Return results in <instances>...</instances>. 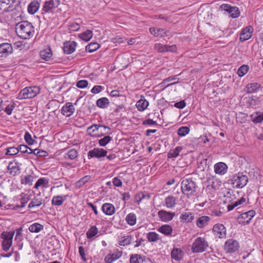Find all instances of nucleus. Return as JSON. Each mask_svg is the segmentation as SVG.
<instances>
[{"label": "nucleus", "mask_w": 263, "mask_h": 263, "mask_svg": "<svg viewBox=\"0 0 263 263\" xmlns=\"http://www.w3.org/2000/svg\"><path fill=\"white\" fill-rule=\"evenodd\" d=\"M15 31L20 38L29 39L34 33V28L33 25L28 21H22L16 24Z\"/></svg>", "instance_id": "f257e3e1"}, {"label": "nucleus", "mask_w": 263, "mask_h": 263, "mask_svg": "<svg viewBox=\"0 0 263 263\" xmlns=\"http://www.w3.org/2000/svg\"><path fill=\"white\" fill-rule=\"evenodd\" d=\"M209 247V243L204 237H198L192 243V251L193 253H199L206 251Z\"/></svg>", "instance_id": "f03ea898"}, {"label": "nucleus", "mask_w": 263, "mask_h": 263, "mask_svg": "<svg viewBox=\"0 0 263 263\" xmlns=\"http://www.w3.org/2000/svg\"><path fill=\"white\" fill-rule=\"evenodd\" d=\"M181 188L182 193L190 197L196 192V185L191 179L186 178L182 180Z\"/></svg>", "instance_id": "7ed1b4c3"}, {"label": "nucleus", "mask_w": 263, "mask_h": 263, "mask_svg": "<svg viewBox=\"0 0 263 263\" xmlns=\"http://www.w3.org/2000/svg\"><path fill=\"white\" fill-rule=\"evenodd\" d=\"M40 88L38 86L27 87L22 89L18 94L20 100L32 98L40 93Z\"/></svg>", "instance_id": "20e7f679"}, {"label": "nucleus", "mask_w": 263, "mask_h": 263, "mask_svg": "<svg viewBox=\"0 0 263 263\" xmlns=\"http://www.w3.org/2000/svg\"><path fill=\"white\" fill-rule=\"evenodd\" d=\"M110 128L105 125H101V124H93L88 127L87 129V132L92 136H97L98 134H96V132H99L102 135L108 134Z\"/></svg>", "instance_id": "39448f33"}, {"label": "nucleus", "mask_w": 263, "mask_h": 263, "mask_svg": "<svg viewBox=\"0 0 263 263\" xmlns=\"http://www.w3.org/2000/svg\"><path fill=\"white\" fill-rule=\"evenodd\" d=\"M60 2L59 0H48L46 1L42 7V14L52 13L53 11L59 6Z\"/></svg>", "instance_id": "423d86ee"}, {"label": "nucleus", "mask_w": 263, "mask_h": 263, "mask_svg": "<svg viewBox=\"0 0 263 263\" xmlns=\"http://www.w3.org/2000/svg\"><path fill=\"white\" fill-rule=\"evenodd\" d=\"M248 181V177L242 173H238L233 177V184L236 188H242Z\"/></svg>", "instance_id": "0eeeda50"}, {"label": "nucleus", "mask_w": 263, "mask_h": 263, "mask_svg": "<svg viewBox=\"0 0 263 263\" xmlns=\"http://www.w3.org/2000/svg\"><path fill=\"white\" fill-rule=\"evenodd\" d=\"M14 232H3L2 237L3 239L2 242L3 249L5 251L9 250L12 246Z\"/></svg>", "instance_id": "6e6552de"}, {"label": "nucleus", "mask_w": 263, "mask_h": 263, "mask_svg": "<svg viewBox=\"0 0 263 263\" xmlns=\"http://www.w3.org/2000/svg\"><path fill=\"white\" fill-rule=\"evenodd\" d=\"M255 211L250 210L242 213L238 218L239 222L242 224H248L255 215Z\"/></svg>", "instance_id": "1a4fd4ad"}, {"label": "nucleus", "mask_w": 263, "mask_h": 263, "mask_svg": "<svg viewBox=\"0 0 263 263\" xmlns=\"http://www.w3.org/2000/svg\"><path fill=\"white\" fill-rule=\"evenodd\" d=\"M222 10L228 12L233 18L238 17L240 15L239 9L236 7H232L227 4H224L220 6Z\"/></svg>", "instance_id": "9d476101"}, {"label": "nucleus", "mask_w": 263, "mask_h": 263, "mask_svg": "<svg viewBox=\"0 0 263 263\" xmlns=\"http://www.w3.org/2000/svg\"><path fill=\"white\" fill-rule=\"evenodd\" d=\"M239 246L238 242L233 239L228 240L224 244V250L228 253H233L237 251Z\"/></svg>", "instance_id": "9b49d317"}, {"label": "nucleus", "mask_w": 263, "mask_h": 263, "mask_svg": "<svg viewBox=\"0 0 263 263\" xmlns=\"http://www.w3.org/2000/svg\"><path fill=\"white\" fill-rule=\"evenodd\" d=\"M154 48L156 50L159 52H175L177 51V47L176 45H165L160 43H157L155 45Z\"/></svg>", "instance_id": "f8f14e48"}, {"label": "nucleus", "mask_w": 263, "mask_h": 263, "mask_svg": "<svg viewBox=\"0 0 263 263\" xmlns=\"http://www.w3.org/2000/svg\"><path fill=\"white\" fill-rule=\"evenodd\" d=\"M107 153V151L103 148H95L88 152V159L93 157L99 158L105 156Z\"/></svg>", "instance_id": "ddd939ff"}, {"label": "nucleus", "mask_w": 263, "mask_h": 263, "mask_svg": "<svg viewBox=\"0 0 263 263\" xmlns=\"http://www.w3.org/2000/svg\"><path fill=\"white\" fill-rule=\"evenodd\" d=\"M13 48L11 44L4 43L0 44V57H7L12 53Z\"/></svg>", "instance_id": "4468645a"}, {"label": "nucleus", "mask_w": 263, "mask_h": 263, "mask_svg": "<svg viewBox=\"0 0 263 263\" xmlns=\"http://www.w3.org/2000/svg\"><path fill=\"white\" fill-rule=\"evenodd\" d=\"M213 230L214 234L219 238L225 237L226 236V229L222 224L218 223L215 224Z\"/></svg>", "instance_id": "2eb2a0df"}, {"label": "nucleus", "mask_w": 263, "mask_h": 263, "mask_svg": "<svg viewBox=\"0 0 263 263\" xmlns=\"http://www.w3.org/2000/svg\"><path fill=\"white\" fill-rule=\"evenodd\" d=\"M75 107L71 102L66 103L61 109V114L67 117H70L75 111Z\"/></svg>", "instance_id": "dca6fc26"}, {"label": "nucleus", "mask_w": 263, "mask_h": 263, "mask_svg": "<svg viewBox=\"0 0 263 263\" xmlns=\"http://www.w3.org/2000/svg\"><path fill=\"white\" fill-rule=\"evenodd\" d=\"M157 214L159 219L163 222H168L172 220L175 215L174 212H167L164 210L158 211Z\"/></svg>", "instance_id": "f3484780"}, {"label": "nucleus", "mask_w": 263, "mask_h": 263, "mask_svg": "<svg viewBox=\"0 0 263 263\" xmlns=\"http://www.w3.org/2000/svg\"><path fill=\"white\" fill-rule=\"evenodd\" d=\"M253 30V28L250 26L244 28L240 33V40L243 42L250 39L252 35Z\"/></svg>", "instance_id": "a211bd4d"}, {"label": "nucleus", "mask_w": 263, "mask_h": 263, "mask_svg": "<svg viewBox=\"0 0 263 263\" xmlns=\"http://www.w3.org/2000/svg\"><path fill=\"white\" fill-rule=\"evenodd\" d=\"M149 31L151 34L156 37H164L170 35V32L168 30H165L162 28H150Z\"/></svg>", "instance_id": "6ab92c4d"}, {"label": "nucleus", "mask_w": 263, "mask_h": 263, "mask_svg": "<svg viewBox=\"0 0 263 263\" xmlns=\"http://www.w3.org/2000/svg\"><path fill=\"white\" fill-rule=\"evenodd\" d=\"M14 0H0V10L4 12H8L12 10V5Z\"/></svg>", "instance_id": "aec40b11"}, {"label": "nucleus", "mask_w": 263, "mask_h": 263, "mask_svg": "<svg viewBox=\"0 0 263 263\" xmlns=\"http://www.w3.org/2000/svg\"><path fill=\"white\" fill-rule=\"evenodd\" d=\"M211 218L208 216H202L199 217L196 220V226L199 228H203L206 227Z\"/></svg>", "instance_id": "412c9836"}, {"label": "nucleus", "mask_w": 263, "mask_h": 263, "mask_svg": "<svg viewBox=\"0 0 263 263\" xmlns=\"http://www.w3.org/2000/svg\"><path fill=\"white\" fill-rule=\"evenodd\" d=\"M102 210L105 214L111 216L115 213V208L111 203H105L102 205Z\"/></svg>", "instance_id": "4be33fe9"}, {"label": "nucleus", "mask_w": 263, "mask_h": 263, "mask_svg": "<svg viewBox=\"0 0 263 263\" xmlns=\"http://www.w3.org/2000/svg\"><path fill=\"white\" fill-rule=\"evenodd\" d=\"M227 165L223 162H218L214 165V171L216 174L224 175L227 171Z\"/></svg>", "instance_id": "5701e85b"}, {"label": "nucleus", "mask_w": 263, "mask_h": 263, "mask_svg": "<svg viewBox=\"0 0 263 263\" xmlns=\"http://www.w3.org/2000/svg\"><path fill=\"white\" fill-rule=\"evenodd\" d=\"M184 253L182 250L180 248H175L171 252V257L172 259L179 261L182 259Z\"/></svg>", "instance_id": "b1692460"}, {"label": "nucleus", "mask_w": 263, "mask_h": 263, "mask_svg": "<svg viewBox=\"0 0 263 263\" xmlns=\"http://www.w3.org/2000/svg\"><path fill=\"white\" fill-rule=\"evenodd\" d=\"M40 7V4L37 1H32L28 6V12L31 14H35Z\"/></svg>", "instance_id": "393cba45"}, {"label": "nucleus", "mask_w": 263, "mask_h": 263, "mask_svg": "<svg viewBox=\"0 0 263 263\" xmlns=\"http://www.w3.org/2000/svg\"><path fill=\"white\" fill-rule=\"evenodd\" d=\"M77 43L74 41L69 42L64 44L63 50L65 53L70 54L74 51Z\"/></svg>", "instance_id": "a878e982"}, {"label": "nucleus", "mask_w": 263, "mask_h": 263, "mask_svg": "<svg viewBox=\"0 0 263 263\" xmlns=\"http://www.w3.org/2000/svg\"><path fill=\"white\" fill-rule=\"evenodd\" d=\"M148 104V102L144 97H141V99L137 101L136 106L139 111H142L147 107Z\"/></svg>", "instance_id": "bb28decb"}, {"label": "nucleus", "mask_w": 263, "mask_h": 263, "mask_svg": "<svg viewBox=\"0 0 263 263\" xmlns=\"http://www.w3.org/2000/svg\"><path fill=\"white\" fill-rule=\"evenodd\" d=\"M180 219L181 221L186 223L191 222L194 219V216L193 213L189 211L182 212L180 216Z\"/></svg>", "instance_id": "cd10ccee"}, {"label": "nucleus", "mask_w": 263, "mask_h": 263, "mask_svg": "<svg viewBox=\"0 0 263 263\" xmlns=\"http://www.w3.org/2000/svg\"><path fill=\"white\" fill-rule=\"evenodd\" d=\"M44 202V200L40 197V194H37L28 205V208L31 209L35 206L41 205Z\"/></svg>", "instance_id": "c85d7f7f"}, {"label": "nucleus", "mask_w": 263, "mask_h": 263, "mask_svg": "<svg viewBox=\"0 0 263 263\" xmlns=\"http://www.w3.org/2000/svg\"><path fill=\"white\" fill-rule=\"evenodd\" d=\"M177 198L173 196H167L164 200L165 205L167 208L173 209L176 205Z\"/></svg>", "instance_id": "c756f323"}, {"label": "nucleus", "mask_w": 263, "mask_h": 263, "mask_svg": "<svg viewBox=\"0 0 263 263\" xmlns=\"http://www.w3.org/2000/svg\"><path fill=\"white\" fill-rule=\"evenodd\" d=\"M132 240L133 238L131 235L123 236L119 238L118 243L121 246H126L132 242Z\"/></svg>", "instance_id": "7c9ffc66"}, {"label": "nucleus", "mask_w": 263, "mask_h": 263, "mask_svg": "<svg viewBox=\"0 0 263 263\" xmlns=\"http://www.w3.org/2000/svg\"><path fill=\"white\" fill-rule=\"evenodd\" d=\"M251 120L254 123H260L263 121V112H255L250 116Z\"/></svg>", "instance_id": "2f4dec72"}, {"label": "nucleus", "mask_w": 263, "mask_h": 263, "mask_svg": "<svg viewBox=\"0 0 263 263\" xmlns=\"http://www.w3.org/2000/svg\"><path fill=\"white\" fill-rule=\"evenodd\" d=\"M260 85L257 83H252L248 84L245 88V90L247 93H254L257 91L260 88Z\"/></svg>", "instance_id": "473e14b6"}, {"label": "nucleus", "mask_w": 263, "mask_h": 263, "mask_svg": "<svg viewBox=\"0 0 263 263\" xmlns=\"http://www.w3.org/2000/svg\"><path fill=\"white\" fill-rule=\"evenodd\" d=\"M52 55L51 50L49 48L44 49L40 52L41 58L45 61H49Z\"/></svg>", "instance_id": "72a5a7b5"}, {"label": "nucleus", "mask_w": 263, "mask_h": 263, "mask_svg": "<svg viewBox=\"0 0 263 263\" xmlns=\"http://www.w3.org/2000/svg\"><path fill=\"white\" fill-rule=\"evenodd\" d=\"M158 231L165 235L168 236L171 235L173 232V229L170 225L164 224L158 229Z\"/></svg>", "instance_id": "f704fd0d"}, {"label": "nucleus", "mask_w": 263, "mask_h": 263, "mask_svg": "<svg viewBox=\"0 0 263 263\" xmlns=\"http://www.w3.org/2000/svg\"><path fill=\"white\" fill-rule=\"evenodd\" d=\"M78 156V153L77 151L74 148H71L67 151L64 156L65 159H69L70 160H73L76 159Z\"/></svg>", "instance_id": "c9c22d12"}, {"label": "nucleus", "mask_w": 263, "mask_h": 263, "mask_svg": "<svg viewBox=\"0 0 263 263\" xmlns=\"http://www.w3.org/2000/svg\"><path fill=\"white\" fill-rule=\"evenodd\" d=\"M121 256V254L119 252L118 253L109 254L106 256L105 261L107 263H112L119 258Z\"/></svg>", "instance_id": "e433bc0d"}, {"label": "nucleus", "mask_w": 263, "mask_h": 263, "mask_svg": "<svg viewBox=\"0 0 263 263\" xmlns=\"http://www.w3.org/2000/svg\"><path fill=\"white\" fill-rule=\"evenodd\" d=\"M66 199V196H55L52 198V204L53 205L60 206Z\"/></svg>", "instance_id": "4c0bfd02"}, {"label": "nucleus", "mask_w": 263, "mask_h": 263, "mask_svg": "<svg viewBox=\"0 0 263 263\" xmlns=\"http://www.w3.org/2000/svg\"><path fill=\"white\" fill-rule=\"evenodd\" d=\"M109 104V101L107 98L104 97L98 99L97 101V106L100 108H105Z\"/></svg>", "instance_id": "58836bf2"}, {"label": "nucleus", "mask_w": 263, "mask_h": 263, "mask_svg": "<svg viewBox=\"0 0 263 263\" xmlns=\"http://www.w3.org/2000/svg\"><path fill=\"white\" fill-rule=\"evenodd\" d=\"M92 32L90 30H87L86 31L79 34V36L82 40L87 42L92 37Z\"/></svg>", "instance_id": "ea45409f"}, {"label": "nucleus", "mask_w": 263, "mask_h": 263, "mask_svg": "<svg viewBox=\"0 0 263 263\" xmlns=\"http://www.w3.org/2000/svg\"><path fill=\"white\" fill-rule=\"evenodd\" d=\"M182 150V147L181 146H177L175 148L171 149L167 154L168 158H176Z\"/></svg>", "instance_id": "a19ab883"}, {"label": "nucleus", "mask_w": 263, "mask_h": 263, "mask_svg": "<svg viewBox=\"0 0 263 263\" xmlns=\"http://www.w3.org/2000/svg\"><path fill=\"white\" fill-rule=\"evenodd\" d=\"M125 221L130 226L135 225L137 221L136 215L133 213L127 214L125 218Z\"/></svg>", "instance_id": "79ce46f5"}, {"label": "nucleus", "mask_w": 263, "mask_h": 263, "mask_svg": "<svg viewBox=\"0 0 263 263\" xmlns=\"http://www.w3.org/2000/svg\"><path fill=\"white\" fill-rule=\"evenodd\" d=\"M43 226L39 223H34L29 227V230L32 233H38L43 229Z\"/></svg>", "instance_id": "37998d69"}, {"label": "nucleus", "mask_w": 263, "mask_h": 263, "mask_svg": "<svg viewBox=\"0 0 263 263\" xmlns=\"http://www.w3.org/2000/svg\"><path fill=\"white\" fill-rule=\"evenodd\" d=\"M34 177L33 176L28 175L22 177L21 183L25 185H31L33 181Z\"/></svg>", "instance_id": "c03bdc74"}, {"label": "nucleus", "mask_w": 263, "mask_h": 263, "mask_svg": "<svg viewBox=\"0 0 263 263\" xmlns=\"http://www.w3.org/2000/svg\"><path fill=\"white\" fill-rule=\"evenodd\" d=\"M21 196V204L15 205V209L24 208L30 199L29 196L27 195L22 194Z\"/></svg>", "instance_id": "a18cd8bd"}, {"label": "nucleus", "mask_w": 263, "mask_h": 263, "mask_svg": "<svg viewBox=\"0 0 263 263\" xmlns=\"http://www.w3.org/2000/svg\"><path fill=\"white\" fill-rule=\"evenodd\" d=\"M130 263H146V260H144L139 255L135 254L130 258Z\"/></svg>", "instance_id": "49530a36"}, {"label": "nucleus", "mask_w": 263, "mask_h": 263, "mask_svg": "<svg viewBox=\"0 0 263 263\" xmlns=\"http://www.w3.org/2000/svg\"><path fill=\"white\" fill-rule=\"evenodd\" d=\"M98 233V228L96 226H91L86 233L88 238L90 239L95 236Z\"/></svg>", "instance_id": "de8ad7c7"}, {"label": "nucleus", "mask_w": 263, "mask_h": 263, "mask_svg": "<svg viewBox=\"0 0 263 263\" xmlns=\"http://www.w3.org/2000/svg\"><path fill=\"white\" fill-rule=\"evenodd\" d=\"M146 237L150 242H156L159 239V235L155 232H148Z\"/></svg>", "instance_id": "09e8293b"}, {"label": "nucleus", "mask_w": 263, "mask_h": 263, "mask_svg": "<svg viewBox=\"0 0 263 263\" xmlns=\"http://www.w3.org/2000/svg\"><path fill=\"white\" fill-rule=\"evenodd\" d=\"M100 47V45L96 42H92L86 47V51L91 53L97 50Z\"/></svg>", "instance_id": "8fccbe9b"}, {"label": "nucleus", "mask_w": 263, "mask_h": 263, "mask_svg": "<svg viewBox=\"0 0 263 263\" xmlns=\"http://www.w3.org/2000/svg\"><path fill=\"white\" fill-rule=\"evenodd\" d=\"M190 128L187 126H181L177 130V134L180 137H184L190 132Z\"/></svg>", "instance_id": "3c124183"}, {"label": "nucleus", "mask_w": 263, "mask_h": 263, "mask_svg": "<svg viewBox=\"0 0 263 263\" xmlns=\"http://www.w3.org/2000/svg\"><path fill=\"white\" fill-rule=\"evenodd\" d=\"M248 70L249 67L246 65H243L238 68L237 74L239 77H241L245 76L248 72Z\"/></svg>", "instance_id": "603ef678"}, {"label": "nucleus", "mask_w": 263, "mask_h": 263, "mask_svg": "<svg viewBox=\"0 0 263 263\" xmlns=\"http://www.w3.org/2000/svg\"><path fill=\"white\" fill-rule=\"evenodd\" d=\"M111 139L112 138L109 136H105L99 140V144L101 146H105L111 140Z\"/></svg>", "instance_id": "864d4df0"}, {"label": "nucleus", "mask_w": 263, "mask_h": 263, "mask_svg": "<svg viewBox=\"0 0 263 263\" xmlns=\"http://www.w3.org/2000/svg\"><path fill=\"white\" fill-rule=\"evenodd\" d=\"M48 183V181L44 178H41L38 179L37 182L35 183L34 188L38 189L39 187L42 185L45 186L46 184Z\"/></svg>", "instance_id": "5fc2aeb1"}, {"label": "nucleus", "mask_w": 263, "mask_h": 263, "mask_svg": "<svg viewBox=\"0 0 263 263\" xmlns=\"http://www.w3.org/2000/svg\"><path fill=\"white\" fill-rule=\"evenodd\" d=\"M150 197V196L149 195H145L143 193H140L138 194H137L135 196V199L136 200V201L139 203L141 201V200L145 198H147V199H149Z\"/></svg>", "instance_id": "6e6d98bb"}, {"label": "nucleus", "mask_w": 263, "mask_h": 263, "mask_svg": "<svg viewBox=\"0 0 263 263\" xmlns=\"http://www.w3.org/2000/svg\"><path fill=\"white\" fill-rule=\"evenodd\" d=\"M90 179V176H85L82 178H81L79 181L77 182V185L78 186H81L82 185H84L86 182H87L89 179Z\"/></svg>", "instance_id": "4d7b16f0"}, {"label": "nucleus", "mask_w": 263, "mask_h": 263, "mask_svg": "<svg viewBox=\"0 0 263 263\" xmlns=\"http://www.w3.org/2000/svg\"><path fill=\"white\" fill-rule=\"evenodd\" d=\"M24 138H25L26 142L29 145H32L33 144L34 140L32 138L31 135L28 132H27L25 133V134L24 136Z\"/></svg>", "instance_id": "13d9d810"}, {"label": "nucleus", "mask_w": 263, "mask_h": 263, "mask_svg": "<svg viewBox=\"0 0 263 263\" xmlns=\"http://www.w3.org/2000/svg\"><path fill=\"white\" fill-rule=\"evenodd\" d=\"M18 153L17 147H10L7 148L6 154L8 155H14Z\"/></svg>", "instance_id": "bf43d9fd"}, {"label": "nucleus", "mask_w": 263, "mask_h": 263, "mask_svg": "<svg viewBox=\"0 0 263 263\" xmlns=\"http://www.w3.org/2000/svg\"><path fill=\"white\" fill-rule=\"evenodd\" d=\"M5 106H6V107L4 109L5 112L9 115H11L12 110H13V109L14 108L13 103H10L8 104H6V105H5Z\"/></svg>", "instance_id": "052dcab7"}, {"label": "nucleus", "mask_w": 263, "mask_h": 263, "mask_svg": "<svg viewBox=\"0 0 263 263\" xmlns=\"http://www.w3.org/2000/svg\"><path fill=\"white\" fill-rule=\"evenodd\" d=\"M33 154L39 157L46 156L47 155V152L39 149L35 148L33 150Z\"/></svg>", "instance_id": "680f3d73"}, {"label": "nucleus", "mask_w": 263, "mask_h": 263, "mask_svg": "<svg viewBox=\"0 0 263 263\" xmlns=\"http://www.w3.org/2000/svg\"><path fill=\"white\" fill-rule=\"evenodd\" d=\"M88 81L85 80H80L77 83V86L79 88H84L88 85Z\"/></svg>", "instance_id": "e2e57ef3"}, {"label": "nucleus", "mask_w": 263, "mask_h": 263, "mask_svg": "<svg viewBox=\"0 0 263 263\" xmlns=\"http://www.w3.org/2000/svg\"><path fill=\"white\" fill-rule=\"evenodd\" d=\"M112 183H113L114 185L117 186V187H120L122 185V182L117 177H115L113 179Z\"/></svg>", "instance_id": "0e129e2a"}, {"label": "nucleus", "mask_w": 263, "mask_h": 263, "mask_svg": "<svg viewBox=\"0 0 263 263\" xmlns=\"http://www.w3.org/2000/svg\"><path fill=\"white\" fill-rule=\"evenodd\" d=\"M103 89V87L100 85L95 86L91 90L93 93H98L101 92Z\"/></svg>", "instance_id": "69168bd1"}, {"label": "nucleus", "mask_w": 263, "mask_h": 263, "mask_svg": "<svg viewBox=\"0 0 263 263\" xmlns=\"http://www.w3.org/2000/svg\"><path fill=\"white\" fill-rule=\"evenodd\" d=\"M79 252L82 259L84 261H86L84 249L82 246H80L79 247Z\"/></svg>", "instance_id": "338daca9"}, {"label": "nucleus", "mask_w": 263, "mask_h": 263, "mask_svg": "<svg viewBox=\"0 0 263 263\" xmlns=\"http://www.w3.org/2000/svg\"><path fill=\"white\" fill-rule=\"evenodd\" d=\"M80 27L78 23H73L69 26V29L71 31H76L80 29Z\"/></svg>", "instance_id": "774afa93"}]
</instances>
